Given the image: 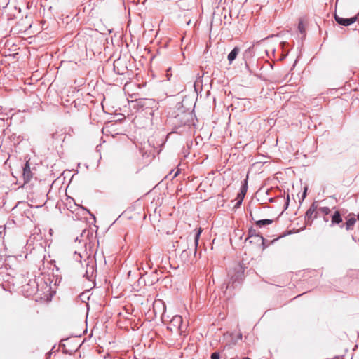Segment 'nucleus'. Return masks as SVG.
Listing matches in <instances>:
<instances>
[{
	"label": "nucleus",
	"instance_id": "f257e3e1",
	"mask_svg": "<svg viewBox=\"0 0 359 359\" xmlns=\"http://www.w3.org/2000/svg\"><path fill=\"white\" fill-rule=\"evenodd\" d=\"M358 14H354L349 4L340 6L334 14L335 20L343 26H349L358 20Z\"/></svg>",
	"mask_w": 359,
	"mask_h": 359
},
{
	"label": "nucleus",
	"instance_id": "f03ea898",
	"mask_svg": "<svg viewBox=\"0 0 359 359\" xmlns=\"http://www.w3.org/2000/svg\"><path fill=\"white\" fill-rule=\"evenodd\" d=\"M168 328L176 333L182 334V318L181 316L176 315L173 316L169 323Z\"/></svg>",
	"mask_w": 359,
	"mask_h": 359
},
{
	"label": "nucleus",
	"instance_id": "7ed1b4c3",
	"mask_svg": "<svg viewBox=\"0 0 359 359\" xmlns=\"http://www.w3.org/2000/svg\"><path fill=\"white\" fill-rule=\"evenodd\" d=\"M152 102L151 100L146 99H140L135 101H132L130 104V107L136 110H139L147 105L150 104Z\"/></svg>",
	"mask_w": 359,
	"mask_h": 359
},
{
	"label": "nucleus",
	"instance_id": "20e7f679",
	"mask_svg": "<svg viewBox=\"0 0 359 359\" xmlns=\"http://www.w3.org/2000/svg\"><path fill=\"white\" fill-rule=\"evenodd\" d=\"M247 183L246 182H245V184L242 186L241 189V192L238 194V197H237V199H238V203H237V205H239L243 198H244V196L246 194V191H247Z\"/></svg>",
	"mask_w": 359,
	"mask_h": 359
},
{
	"label": "nucleus",
	"instance_id": "39448f33",
	"mask_svg": "<svg viewBox=\"0 0 359 359\" xmlns=\"http://www.w3.org/2000/svg\"><path fill=\"white\" fill-rule=\"evenodd\" d=\"M23 177L27 182L29 181L32 177L30 167L29 165L28 162L25 163V167L23 168Z\"/></svg>",
	"mask_w": 359,
	"mask_h": 359
},
{
	"label": "nucleus",
	"instance_id": "423d86ee",
	"mask_svg": "<svg viewBox=\"0 0 359 359\" xmlns=\"http://www.w3.org/2000/svg\"><path fill=\"white\" fill-rule=\"evenodd\" d=\"M239 48L237 47H235L231 52L228 55V60L229 63H231L237 57L238 54L239 53Z\"/></svg>",
	"mask_w": 359,
	"mask_h": 359
},
{
	"label": "nucleus",
	"instance_id": "0eeeda50",
	"mask_svg": "<svg viewBox=\"0 0 359 359\" xmlns=\"http://www.w3.org/2000/svg\"><path fill=\"white\" fill-rule=\"evenodd\" d=\"M163 309V314L165 313V305L163 301L158 299L156 300L154 303V309L156 311L158 309L161 308Z\"/></svg>",
	"mask_w": 359,
	"mask_h": 359
},
{
	"label": "nucleus",
	"instance_id": "6e6552de",
	"mask_svg": "<svg viewBox=\"0 0 359 359\" xmlns=\"http://www.w3.org/2000/svg\"><path fill=\"white\" fill-rule=\"evenodd\" d=\"M342 221L341 215L338 211H336L332 215V222L339 224Z\"/></svg>",
	"mask_w": 359,
	"mask_h": 359
},
{
	"label": "nucleus",
	"instance_id": "1a4fd4ad",
	"mask_svg": "<svg viewBox=\"0 0 359 359\" xmlns=\"http://www.w3.org/2000/svg\"><path fill=\"white\" fill-rule=\"evenodd\" d=\"M355 222H356V219L353 217L348 218V219L346 222V229L349 230L350 229H351L354 226Z\"/></svg>",
	"mask_w": 359,
	"mask_h": 359
},
{
	"label": "nucleus",
	"instance_id": "9d476101",
	"mask_svg": "<svg viewBox=\"0 0 359 359\" xmlns=\"http://www.w3.org/2000/svg\"><path fill=\"white\" fill-rule=\"evenodd\" d=\"M272 223V220L271 219H262L256 222L257 226L261 227L264 225H269Z\"/></svg>",
	"mask_w": 359,
	"mask_h": 359
},
{
	"label": "nucleus",
	"instance_id": "9b49d317",
	"mask_svg": "<svg viewBox=\"0 0 359 359\" xmlns=\"http://www.w3.org/2000/svg\"><path fill=\"white\" fill-rule=\"evenodd\" d=\"M201 231H202L201 229H199L197 230V232L196 233L195 238H194L196 248L198 245V240H199V237H200V235L201 233Z\"/></svg>",
	"mask_w": 359,
	"mask_h": 359
},
{
	"label": "nucleus",
	"instance_id": "f8f14e48",
	"mask_svg": "<svg viewBox=\"0 0 359 359\" xmlns=\"http://www.w3.org/2000/svg\"><path fill=\"white\" fill-rule=\"evenodd\" d=\"M319 210L324 215H328L330 212V210L328 207H322Z\"/></svg>",
	"mask_w": 359,
	"mask_h": 359
},
{
	"label": "nucleus",
	"instance_id": "ddd939ff",
	"mask_svg": "<svg viewBox=\"0 0 359 359\" xmlns=\"http://www.w3.org/2000/svg\"><path fill=\"white\" fill-rule=\"evenodd\" d=\"M298 29L301 32H304V25L302 22H300L298 25Z\"/></svg>",
	"mask_w": 359,
	"mask_h": 359
},
{
	"label": "nucleus",
	"instance_id": "4468645a",
	"mask_svg": "<svg viewBox=\"0 0 359 359\" xmlns=\"http://www.w3.org/2000/svg\"><path fill=\"white\" fill-rule=\"evenodd\" d=\"M81 208L84 211L87 212L93 217V220L95 221V215L93 214H92L88 210H87L86 208H85L83 207H81Z\"/></svg>",
	"mask_w": 359,
	"mask_h": 359
},
{
	"label": "nucleus",
	"instance_id": "2eb2a0df",
	"mask_svg": "<svg viewBox=\"0 0 359 359\" xmlns=\"http://www.w3.org/2000/svg\"><path fill=\"white\" fill-rule=\"evenodd\" d=\"M211 359H219V354L218 353H213L211 355Z\"/></svg>",
	"mask_w": 359,
	"mask_h": 359
},
{
	"label": "nucleus",
	"instance_id": "dca6fc26",
	"mask_svg": "<svg viewBox=\"0 0 359 359\" xmlns=\"http://www.w3.org/2000/svg\"><path fill=\"white\" fill-rule=\"evenodd\" d=\"M306 191H307V188H306V187H305V189H304V194H303V198H304L306 197Z\"/></svg>",
	"mask_w": 359,
	"mask_h": 359
},
{
	"label": "nucleus",
	"instance_id": "f3484780",
	"mask_svg": "<svg viewBox=\"0 0 359 359\" xmlns=\"http://www.w3.org/2000/svg\"><path fill=\"white\" fill-rule=\"evenodd\" d=\"M309 213V214H311V210H309L307 211V215H308Z\"/></svg>",
	"mask_w": 359,
	"mask_h": 359
},
{
	"label": "nucleus",
	"instance_id": "a211bd4d",
	"mask_svg": "<svg viewBox=\"0 0 359 359\" xmlns=\"http://www.w3.org/2000/svg\"><path fill=\"white\" fill-rule=\"evenodd\" d=\"M309 213V214H311V210H309L307 211V215H308Z\"/></svg>",
	"mask_w": 359,
	"mask_h": 359
}]
</instances>
